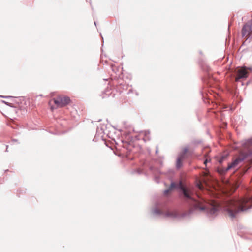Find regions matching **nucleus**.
<instances>
[{
    "label": "nucleus",
    "mask_w": 252,
    "mask_h": 252,
    "mask_svg": "<svg viewBox=\"0 0 252 252\" xmlns=\"http://www.w3.org/2000/svg\"><path fill=\"white\" fill-rule=\"evenodd\" d=\"M173 188H178L180 189L182 193L184 195L185 199L189 201V203L192 207V209L189 211L188 214L186 213L183 214L182 217H185L187 215L189 216L193 211L196 210L205 212L209 218H214L217 215L220 208V205L217 202L212 201L210 203H208L205 201L195 200L193 198L190 191L183 186L181 181L178 184L172 182L170 188L164 190V195H167Z\"/></svg>",
    "instance_id": "f257e3e1"
},
{
    "label": "nucleus",
    "mask_w": 252,
    "mask_h": 252,
    "mask_svg": "<svg viewBox=\"0 0 252 252\" xmlns=\"http://www.w3.org/2000/svg\"><path fill=\"white\" fill-rule=\"evenodd\" d=\"M252 207V198L245 197L241 199H231L227 201L224 209L229 216L233 219L240 212L246 211Z\"/></svg>",
    "instance_id": "f03ea898"
},
{
    "label": "nucleus",
    "mask_w": 252,
    "mask_h": 252,
    "mask_svg": "<svg viewBox=\"0 0 252 252\" xmlns=\"http://www.w3.org/2000/svg\"><path fill=\"white\" fill-rule=\"evenodd\" d=\"M153 213L156 215H163L165 217L170 218H178L180 217L179 214L176 211H168L166 213H164L162 211L159 210L157 208H155L153 210Z\"/></svg>",
    "instance_id": "7ed1b4c3"
},
{
    "label": "nucleus",
    "mask_w": 252,
    "mask_h": 252,
    "mask_svg": "<svg viewBox=\"0 0 252 252\" xmlns=\"http://www.w3.org/2000/svg\"><path fill=\"white\" fill-rule=\"evenodd\" d=\"M246 157V155H241L236 158L231 163L228 164L225 171L226 172L232 169L237 170L238 168L239 164L242 162Z\"/></svg>",
    "instance_id": "20e7f679"
},
{
    "label": "nucleus",
    "mask_w": 252,
    "mask_h": 252,
    "mask_svg": "<svg viewBox=\"0 0 252 252\" xmlns=\"http://www.w3.org/2000/svg\"><path fill=\"white\" fill-rule=\"evenodd\" d=\"M70 101V98L68 97L59 96L54 99L55 104L58 107H62L67 104Z\"/></svg>",
    "instance_id": "39448f33"
},
{
    "label": "nucleus",
    "mask_w": 252,
    "mask_h": 252,
    "mask_svg": "<svg viewBox=\"0 0 252 252\" xmlns=\"http://www.w3.org/2000/svg\"><path fill=\"white\" fill-rule=\"evenodd\" d=\"M242 34L243 37L247 38L252 36V24L245 25L242 30Z\"/></svg>",
    "instance_id": "423d86ee"
},
{
    "label": "nucleus",
    "mask_w": 252,
    "mask_h": 252,
    "mask_svg": "<svg viewBox=\"0 0 252 252\" xmlns=\"http://www.w3.org/2000/svg\"><path fill=\"white\" fill-rule=\"evenodd\" d=\"M248 73L247 67H242L237 71V76L236 78V81H238L240 79L246 78L248 77Z\"/></svg>",
    "instance_id": "0eeeda50"
},
{
    "label": "nucleus",
    "mask_w": 252,
    "mask_h": 252,
    "mask_svg": "<svg viewBox=\"0 0 252 252\" xmlns=\"http://www.w3.org/2000/svg\"><path fill=\"white\" fill-rule=\"evenodd\" d=\"M242 145L249 152L250 154H252V138L243 142Z\"/></svg>",
    "instance_id": "6e6552de"
},
{
    "label": "nucleus",
    "mask_w": 252,
    "mask_h": 252,
    "mask_svg": "<svg viewBox=\"0 0 252 252\" xmlns=\"http://www.w3.org/2000/svg\"><path fill=\"white\" fill-rule=\"evenodd\" d=\"M141 134L144 135L143 140L144 141H147L150 139V131L149 130L142 131Z\"/></svg>",
    "instance_id": "1a4fd4ad"
},
{
    "label": "nucleus",
    "mask_w": 252,
    "mask_h": 252,
    "mask_svg": "<svg viewBox=\"0 0 252 252\" xmlns=\"http://www.w3.org/2000/svg\"><path fill=\"white\" fill-rule=\"evenodd\" d=\"M188 150V148H185L183 151L179 155L178 158L183 160L185 158V155Z\"/></svg>",
    "instance_id": "9d476101"
},
{
    "label": "nucleus",
    "mask_w": 252,
    "mask_h": 252,
    "mask_svg": "<svg viewBox=\"0 0 252 252\" xmlns=\"http://www.w3.org/2000/svg\"><path fill=\"white\" fill-rule=\"evenodd\" d=\"M182 160L180 159V158H177L176 162V167L177 168H180L182 166Z\"/></svg>",
    "instance_id": "9b49d317"
},
{
    "label": "nucleus",
    "mask_w": 252,
    "mask_h": 252,
    "mask_svg": "<svg viewBox=\"0 0 252 252\" xmlns=\"http://www.w3.org/2000/svg\"><path fill=\"white\" fill-rule=\"evenodd\" d=\"M227 156H223L221 157V158L219 160V162L220 163H221L225 158H226Z\"/></svg>",
    "instance_id": "f8f14e48"
},
{
    "label": "nucleus",
    "mask_w": 252,
    "mask_h": 252,
    "mask_svg": "<svg viewBox=\"0 0 252 252\" xmlns=\"http://www.w3.org/2000/svg\"><path fill=\"white\" fill-rule=\"evenodd\" d=\"M248 70L252 71V67H247V71H248Z\"/></svg>",
    "instance_id": "ddd939ff"
},
{
    "label": "nucleus",
    "mask_w": 252,
    "mask_h": 252,
    "mask_svg": "<svg viewBox=\"0 0 252 252\" xmlns=\"http://www.w3.org/2000/svg\"><path fill=\"white\" fill-rule=\"evenodd\" d=\"M209 161V160L208 159H206L204 162V164H205L206 165L207 164V163Z\"/></svg>",
    "instance_id": "4468645a"
},
{
    "label": "nucleus",
    "mask_w": 252,
    "mask_h": 252,
    "mask_svg": "<svg viewBox=\"0 0 252 252\" xmlns=\"http://www.w3.org/2000/svg\"><path fill=\"white\" fill-rule=\"evenodd\" d=\"M0 97H3V98H8V97H9L10 96H0Z\"/></svg>",
    "instance_id": "2eb2a0df"
}]
</instances>
